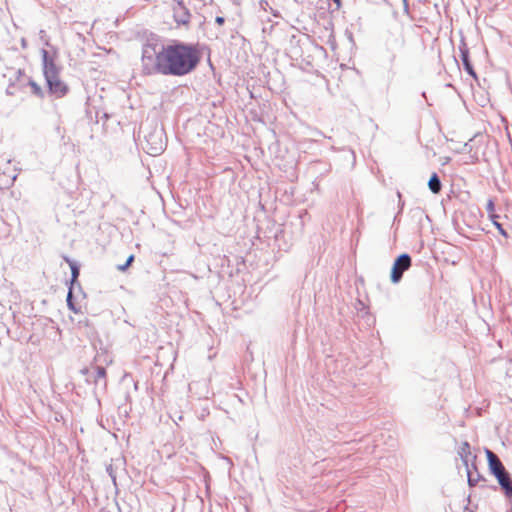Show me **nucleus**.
Returning <instances> with one entry per match:
<instances>
[{
	"label": "nucleus",
	"instance_id": "f257e3e1",
	"mask_svg": "<svg viewBox=\"0 0 512 512\" xmlns=\"http://www.w3.org/2000/svg\"><path fill=\"white\" fill-rule=\"evenodd\" d=\"M202 59L199 43L171 40L164 44L150 37L142 45L141 71L145 76L183 77L196 70Z\"/></svg>",
	"mask_w": 512,
	"mask_h": 512
},
{
	"label": "nucleus",
	"instance_id": "f03ea898",
	"mask_svg": "<svg viewBox=\"0 0 512 512\" xmlns=\"http://www.w3.org/2000/svg\"><path fill=\"white\" fill-rule=\"evenodd\" d=\"M140 129L147 145V153L152 156L160 155L166 147L164 128L155 123L141 126Z\"/></svg>",
	"mask_w": 512,
	"mask_h": 512
},
{
	"label": "nucleus",
	"instance_id": "7ed1b4c3",
	"mask_svg": "<svg viewBox=\"0 0 512 512\" xmlns=\"http://www.w3.org/2000/svg\"><path fill=\"white\" fill-rule=\"evenodd\" d=\"M412 266V257L408 253L398 255L392 264L390 281L397 284L402 280L403 274Z\"/></svg>",
	"mask_w": 512,
	"mask_h": 512
},
{
	"label": "nucleus",
	"instance_id": "20e7f679",
	"mask_svg": "<svg viewBox=\"0 0 512 512\" xmlns=\"http://www.w3.org/2000/svg\"><path fill=\"white\" fill-rule=\"evenodd\" d=\"M459 53H460L459 57L461 59L463 69L465 70V72L468 75H470L471 77H473L474 79H477V73L472 65L471 60H470L469 48H468L465 38L463 36L461 37V40L459 43Z\"/></svg>",
	"mask_w": 512,
	"mask_h": 512
},
{
	"label": "nucleus",
	"instance_id": "39448f33",
	"mask_svg": "<svg viewBox=\"0 0 512 512\" xmlns=\"http://www.w3.org/2000/svg\"><path fill=\"white\" fill-rule=\"evenodd\" d=\"M45 81L48 92L55 95L57 98L65 96L69 91L68 85L60 79L59 75H55L54 77L49 76V78H45Z\"/></svg>",
	"mask_w": 512,
	"mask_h": 512
},
{
	"label": "nucleus",
	"instance_id": "423d86ee",
	"mask_svg": "<svg viewBox=\"0 0 512 512\" xmlns=\"http://www.w3.org/2000/svg\"><path fill=\"white\" fill-rule=\"evenodd\" d=\"M44 78L54 77L60 74V68L56 65L54 58L46 49H41Z\"/></svg>",
	"mask_w": 512,
	"mask_h": 512
},
{
	"label": "nucleus",
	"instance_id": "0eeeda50",
	"mask_svg": "<svg viewBox=\"0 0 512 512\" xmlns=\"http://www.w3.org/2000/svg\"><path fill=\"white\" fill-rule=\"evenodd\" d=\"M485 453L488 461L489 471L493 476L507 471L502 462L500 461V459L498 458V456L494 452L486 448Z\"/></svg>",
	"mask_w": 512,
	"mask_h": 512
},
{
	"label": "nucleus",
	"instance_id": "6e6552de",
	"mask_svg": "<svg viewBox=\"0 0 512 512\" xmlns=\"http://www.w3.org/2000/svg\"><path fill=\"white\" fill-rule=\"evenodd\" d=\"M173 18L178 26L188 27L191 19L190 10L187 6L173 7Z\"/></svg>",
	"mask_w": 512,
	"mask_h": 512
},
{
	"label": "nucleus",
	"instance_id": "1a4fd4ad",
	"mask_svg": "<svg viewBox=\"0 0 512 512\" xmlns=\"http://www.w3.org/2000/svg\"><path fill=\"white\" fill-rule=\"evenodd\" d=\"M498 484L500 485L501 489L503 490L506 498L508 500H512V478L508 471H505L503 473H500L498 475L494 476Z\"/></svg>",
	"mask_w": 512,
	"mask_h": 512
},
{
	"label": "nucleus",
	"instance_id": "9d476101",
	"mask_svg": "<svg viewBox=\"0 0 512 512\" xmlns=\"http://www.w3.org/2000/svg\"><path fill=\"white\" fill-rule=\"evenodd\" d=\"M458 454L466 468L471 466V463H475L476 455L472 454L470 445L468 442L465 441L462 443V445L458 451Z\"/></svg>",
	"mask_w": 512,
	"mask_h": 512
},
{
	"label": "nucleus",
	"instance_id": "9b49d317",
	"mask_svg": "<svg viewBox=\"0 0 512 512\" xmlns=\"http://www.w3.org/2000/svg\"><path fill=\"white\" fill-rule=\"evenodd\" d=\"M468 485L470 487L476 486L479 481H485V478L479 473L475 463L466 468Z\"/></svg>",
	"mask_w": 512,
	"mask_h": 512
},
{
	"label": "nucleus",
	"instance_id": "f8f14e48",
	"mask_svg": "<svg viewBox=\"0 0 512 512\" xmlns=\"http://www.w3.org/2000/svg\"><path fill=\"white\" fill-rule=\"evenodd\" d=\"M428 188L433 194H438L442 189V182L439 175L433 172L428 180Z\"/></svg>",
	"mask_w": 512,
	"mask_h": 512
},
{
	"label": "nucleus",
	"instance_id": "ddd939ff",
	"mask_svg": "<svg viewBox=\"0 0 512 512\" xmlns=\"http://www.w3.org/2000/svg\"><path fill=\"white\" fill-rule=\"evenodd\" d=\"M71 269V279L69 282V286L75 287L77 286L79 290H81L80 283L78 281L80 275V265L77 262L70 263Z\"/></svg>",
	"mask_w": 512,
	"mask_h": 512
},
{
	"label": "nucleus",
	"instance_id": "4468645a",
	"mask_svg": "<svg viewBox=\"0 0 512 512\" xmlns=\"http://www.w3.org/2000/svg\"><path fill=\"white\" fill-rule=\"evenodd\" d=\"M106 374H107V372H106L105 367L96 366V374L93 376L96 386L100 385L101 382H103L102 387H103V389L106 388Z\"/></svg>",
	"mask_w": 512,
	"mask_h": 512
},
{
	"label": "nucleus",
	"instance_id": "2eb2a0df",
	"mask_svg": "<svg viewBox=\"0 0 512 512\" xmlns=\"http://www.w3.org/2000/svg\"><path fill=\"white\" fill-rule=\"evenodd\" d=\"M74 288L75 287H72V286L68 287L66 302H67L68 308L71 311L77 313L79 311V309L77 308L76 303H75V298H74V294H73Z\"/></svg>",
	"mask_w": 512,
	"mask_h": 512
},
{
	"label": "nucleus",
	"instance_id": "dca6fc26",
	"mask_svg": "<svg viewBox=\"0 0 512 512\" xmlns=\"http://www.w3.org/2000/svg\"><path fill=\"white\" fill-rule=\"evenodd\" d=\"M486 211L490 220L499 219L500 216L495 212V204L492 199H489L486 204Z\"/></svg>",
	"mask_w": 512,
	"mask_h": 512
},
{
	"label": "nucleus",
	"instance_id": "f3484780",
	"mask_svg": "<svg viewBox=\"0 0 512 512\" xmlns=\"http://www.w3.org/2000/svg\"><path fill=\"white\" fill-rule=\"evenodd\" d=\"M28 84L30 85L31 89H32V93L39 97V98H43L44 97V92L42 90V88L31 78H28Z\"/></svg>",
	"mask_w": 512,
	"mask_h": 512
},
{
	"label": "nucleus",
	"instance_id": "a211bd4d",
	"mask_svg": "<svg viewBox=\"0 0 512 512\" xmlns=\"http://www.w3.org/2000/svg\"><path fill=\"white\" fill-rule=\"evenodd\" d=\"M106 472L107 474L109 475V477L111 478V481L113 483V486L116 488V490L118 489V484H117V475H116V470L113 466V464H108L106 466Z\"/></svg>",
	"mask_w": 512,
	"mask_h": 512
},
{
	"label": "nucleus",
	"instance_id": "6ab92c4d",
	"mask_svg": "<svg viewBox=\"0 0 512 512\" xmlns=\"http://www.w3.org/2000/svg\"><path fill=\"white\" fill-rule=\"evenodd\" d=\"M495 228L498 230L499 234L502 235L504 238H509V233L507 229L504 228L503 224L499 222V219L491 220Z\"/></svg>",
	"mask_w": 512,
	"mask_h": 512
},
{
	"label": "nucleus",
	"instance_id": "aec40b11",
	"mask_svg": "<svg viewBox=\"0 0 512 512\" xmlns=\"http://www.w3.org/2000/svg\"><path fill=\"white\" fill-rule=\"evenodd\" d=\"M134 259H135V257L133 254L129 255L128 258L126 259V262L124 264L118 265L117 269L121 272L126 271L131 266Z\"/></svg>",
	"mask_w": 512,
	"mask_h": 512
},
{
	"label": "nucleus",
	"instance_id": "412c9836",
	"mask_svg": "<svg viewBox=\"0 0 512 512\" xmlns=\"http://www.w3.org/2000/svg\"><path fill=\"white\" fill-rule=\"evenodd\" d=\"M39 35H40V39L44 42V44H45L46 46H49V40H48V39H47V37H46V32H45V30L41 29V30L39 31Z\"/></svg>",
	"mask_w": 512,
	"mask_h": 512
},
{
	"label": "nucleus",
	"instance_id": "4be33fe9",
	"mask_svg": "<svg viewBox=\"0 0 512 512\" xmlns=\"http://www.w3.org/2000/svg\"><path fill=\"white\" fill-rule=\"evenodd\" d=\"M397 197L399 198V211H398V214H400L403 210V207H404V201H402V194L397 191Z\"/></svg>",
	"mask_w": 512,
	"mask_h": 512
},
{
	"label": "nucleus",
	"instance_id": "5701e85b",
	"mask_svg": "<svg viewBox=\"0 0 512 512\" xmlns=\"http://www.w3.org/2000/svg\"><path fill=\"white\" fill-rule=\"evenodd\" d=\"M215 22L218 25H223L225 23V18L223 16H216Z\"/></svg>",
	"mask_w": 512,
	"mask_h": 512
},
{
	"label": "nucleus",
	"instance_id": "b1692460",
	"mask_svg": "<svg viewBox=\"0 0 512 512\" xmlns=\"http://www.w3.org/2000/svg\"><path fill=\"white\" fill-rule=\"evenodd\" d=\"M175 2V5L173 7H181L186 6L184 3V0H173Z\"/></svg>",
	"mask_w": 512,
	"mask_h": 512
},
{
	"label": "nucleus",
	"instance_id": "393cba45",
	"mask_svg": "<svg viewBox=\"0 0 512 512\" xmlns=\"http://www.w3.org/2000/svg\"><path fill=\"white\" fill-rule=\"evenodd\" d=\"M63 259L65 260L66 263H68L69 266H70V263L75 262L73 259L69 258L68 256H64Z\"/></svg>",
	"mask_w": 512,
	"mask_h": 512
},
{
	"label": "nucleus",
	"instance_id": "a878e982",
	"mask_svg": "<svg viewBox=\"0 0 512 512\" xmlns=\"http://www.w3.org/2000/svg\"><path fill=\"white\" fill-rule=\"evenodd\" d=\"M21 47H22L23 49H26V48H27V41H26V39H25V38H22V39H21Z\"/></svg>",
	"mask_w": 512,
	"mask_h": 512
},
{
	"label": "nucleus",
	"instance_id": "bb28decb",
	"mask_svg": "<svg viewBox=\"0 0 512 512\" xmlns=\"http://www.w3.org/2000/svg\"><path fill=\"white\" fill-rule=\"evenodd\" d=\"M349 153H350V155H351V158H352L353 163H355V161H356V156H355L354 151H353L352 149H350V150H349Z\"/></svg>",
	"mask_w": 512,
	"mask_h": 512
},
{
	"label": "nucleus",
	"instance_id": "cd10ccee",
	"mask_svg": "<svg viewBox=\"0 0 512 512\" xmlns=\"http://www.w3.org/2000/svg\"><path fill=\"white\" fill-rule=\"evenodd\" d=\"M89 372H90V371H89V369H88V368H83V369H81V373H82L83 375H88V374H89Z\"/></svg>",
	"mask_w": 512,
	"mask_h": 512
},
{
	"label": "nucleus",
	"instance_id": "c85d7f7f",
	"mask_svg": "<svg viewBox=\"0 0 512 512\" xmlns=\"http://www.w3.org/2000/svg\"><path fill=\"white\" fill-rule=\"evenodd\" d=\"M16 74H18L19 77L24 75V73L20 69L16 71Z\"/></svg>",
	"mask_w": 512,
	"mask_h": 512
},
{
	"label": "nucleus",
	"instance_id": "c756f323",
	"mask_svg": "<svg viewBox=\"0 0 512 512\" xmlns=\"http://www.w3.org/2000/svg\"><path fill=\"white\" fill-rule=\"evenodd\" d=\"M422 97H426V93L425 92H422Z\"/></svg>",
	"mask_w": 512,
	"mask_h": 512
},
{
	"label": "nucleus",
	"instance_id": "7c9ffc66",
	"mask_svg": "<svg viewBox=\"0 0 512 512\" xmlns=\"http://www.w3.org/2000/svg\"><path fill=\"white\" fill-rule=\"evenodd\" d=\"M404 2H406V0H404ZM405 7H406V8L408 7V6H407V3H405Z\"/></svg>",
	"mask_w": 512,
	"mask_h": 512
}]
</instances>
